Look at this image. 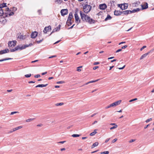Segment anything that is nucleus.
Instances as JSON below:
<instances>
[{
	"instance_id": "f257e3e1",
	"label": "nucleus",
	"mask_w": 154,
	"mask_h": 154,
	"mask_svg": "<svg viewBox=\"0 0 154 154\" xmlns=\"http://www.w3.org/2000/svg\"><path fill=\"white\" fill-rule=\"evenodd\" d=\"M33 45L32 43H30L29 45H19L15 47L14 49H11L10 51L11 52H14L18 50H22L25 49L26 48L31 46Z\"/></svg>"
},
{
	"instance_id": "f03ea898",
	"label": "nucleus",
	"mask_w": 154,
	"mask_h": 154,
	"mask_svg": "<svg viewBox=\"0 0 154 154\" xmlns=\"http://www.w3.org/2000/svg\"><path fill=\"white\" fill-rule=\"evenodd\" d=\"M92 7L89 5H85L83 6V9L84 12L86 13H88L91 10Z\"/></svg>"
},
{
	"instance_id": "7ed1b4c3",
	"label": "nucleus",
	"mask_w": 154,
	"mask_h": 154,
	"mask_svg": "<svg viewBox=\"0 0 154 154\" xmlns=\"http://www.w3.org/2000/svg\"><path fill=\"white\" fill-rule=\"evenodd\" d=\"M80 14L81 19L83 21H86L88 17L87 15L84 14L82 11H80Z\"/></svg>"
},
{
	"instance_id": "20e7f679",
	"label": "nucleus",
	"mask_w": 154,
	"mask_h": 154,
	"mask_svg": "<svg viewBox=\"0 0 154 154\" xmlns=\"http://www.w3.org/2000/svg\"><path fill=\"white\" fill-rule=\"evenodd\" d=\"M17 42L16 40L13 41H9L8 42V47L10 48H13L16 45Z\"/></svg>"
},
{
	"instance_id": "39448f33",
	"label": "nucleus",
	"mask_w": 154,
	"mask_h": 154,
	"mask_svg": "<svg viewBox=\"0 0 154 154\" xmlns=\"http://www.w3.org/2000/svg\"><path fill=\"white\" fill-rule=\"evenodd\" d=\"M119 6L122 10L126 9L128 7V4L126 3L121 5H119Z\"/></svg>"
},
{
	"instance_id": "423d86ee",
	"label": "nucleus",
	"mask_w": 154,
	"mask_h": 154,
	"mask_svg": "<svg viewBox=\"0 0 154 154\" xmlns=\"http://www.w3.org/2000/svg\"><path fill=\"white\" fill-rule=\"evenodd\" d=\"M86 22H88L90 24H91L92 23H94L95 20L92 18H91L90 17L88 16L87 17Z\"/></svg>"
},
{
	"instance_id": "0eeeda50",
	"label": "nucleus",
	"mask_w": 154,
	"mask_h": 154,
	"mask_svg": "<svg viewBox=\"0 0 154 154\" xmlns=\"http://www.w3.org/2000/svg\"><path fill=\"white\" fill-rule=\"evenodd\" d=\"M121 100H119L110 104L111 107H115L119 105L121 102Z\"/></svg>"
},
{
	"instance_id": "6e6552de",
	"label": "nucleus",
	"mask_w": 154,
	"mask_h": 154,
	"mask_svg": "<svg viewBox=\"0 0 154 154\" xmlns=\"http://www.w3.org/2000/svg\"><path fill=\"white\" fill-rule=\"evenodd\" d=\"M75 23L78 24L80 23V20L79 19V17L77 14H75Z\"/></svg>"
},
{
	"instance_id": "1a4fd4ad",
	"label": "nucleus",
	"mask_w": 154,
	"mask_h": 154,
	"mask_svg": "<svg viewBox=\"0 0 154 154\" xmlns=\"http://www.w3.org/2000/svg\"><path fill=\"white\" fill-rule=\"evenodd\" d=\"M73 16L72 15V13L70 12L69 14V17L68 18L67 22L69 21L70 23V24H72L71 22L72 19L73 18Z\"/></svg>"
},
{
	"instance_id": "9d476101",
	"label": "nucleus",
	"mask_w": 154,
	"mask_h": 154,
	"mask_svg": "<svg viewBox=\"0 0 154 154\" xmlns=\"http://www.w3.org/2000/svg\"><path fill=\"white\" fill-rule=\"evenodd\" d=\"M60 12L62 16H64L68 13V10L67 9H63L61 10Z\"/></svg>"
},
{
	"instance_id": "9b49d317",
	"label": "nucleus",
	"mask_w": 154,
	"mask_h": 154,
	"mask_svg": "<svg viewBox=\"0 0 154 154\" xmlns=\"http://www.w3.org/2000/svg\"><path fill=\"white\" fill-rule=\"evenodd\" d=\"M51 29V27L50 26H49L48 27H46L45 28L43 32L45 33H46L49 30Z\"/></svg>"
},
{
	"instance_id": "f8f14e48",
	"label": "nucleus",
	"mask_w": 154,
	"mask_h": 154,
	"mask_svg": "<svg viewBox=\"0 0 154 154\" xmlns=\"http://www.w3.org/2000/svg\"><path fill=\"white\" fill-rule=\"evenodd\" d=\"M107 7V6L105 4H100L99 5V8L100 9L104 10L106 9Z\"/></svg>"
},
{
	"instance_id": "ddd939ff",
	"label": "nucleus",
	"mask_w": 154,
	"mask_h": 154,
	"mask_svg": "<svg viewBox=\"0 0 154 154\" xmlns=\"http://www.w3.org/2000/svg\"><path fill=\"white\" fill-rule=\"evenodd\" d=\"M131 12V11L130 10H125L121 11L122 14L124 15H127L129 14L132 13Z\"/></svg>"
},
{
	"instance_id": "4468645a",
	"label": "nucleus",
	"mask_w": 154,
	"mask_h": 154,
	"mask_svg": "<svg viewBox=\"0 0 154 154\" xmlns=\"http://www.w3.org/2000/svg\"><path fill=\"white\" fill-rule=\"evenodd\" d=\"M38 35V33L36 31L33 32L31 35V37L32 38H35Z\"/></svg>"
},
{
	"instance_id": "2eb2a0df",
	"label": "nucleus",
	"mask_w": 154,
	"mask_h": 154,
	"mask_svg": "<svg viewBox=\"0 0 154 154\" xmlns=\"http://www.w3.org/2000/svg\"><path fill=\"white\" fill-rule=\"evenodd\" d=\"M42 35L41 34H39L38 35V37H39V40H37H37H36V42L38 44H39L43 40V38L41 37Z\"/></svg>"
},
{
	"instance_id": "dca6fc26",
	"label": "nucleus",
	"mask_w": 154,
	"mask_h": 154,
	"mask_svg": "<svg viewBox=\"0 0 154 154\" xmlns=\"http://www.w3.org/2000/svg\"><path fill=\"white\" fill-rule=\"evenodd\" d=\"M9 51V50L8 49H6L5 50H1L0 51V55L8 53Z\"/></svg>"
},
{
	"instance_id": "f3484780",
	"label": "nucleus",
	"mask_w": 154,
	"mask_h": 154,
	"mask_svg": "<svg viewBox=\"0 0 154 154\" xmlns=\"http://www.w3.org/2000/svg\"><path fill=\"white\" fill-rule=\"evenodd\" d=\"M140 4V2H136L133 3H132V6L134 7H137Z\"/></svg>"
},
{
	"instance_id": "a211bd4d",
	"label": "nucleus",
	"mask_w": 154,
	"mask_h": 154,
	"mask_svg": "<svg viewBox=\"0 0 154 154\" xmlns=\"http://www.w3.org/2000/svg\"><path fill=\"white\" fill-rule=\"evenodd\" d=\"M114 14L116 16L120 15L122 14V12L120 11L115 10L114 12Z\"/></svg>"
},
{
	"instance_id": "6ab92c4d",
	"label": "nucleus",
	"mask_w": 154,
	"mask_h": 154,
	"mask_svg": "<svg viewBox=\"0 0 154 154\" xmlns=\"http://www.w3.org/2000/svg\"><path fill=\"white\" fill-rule=\"evenodd\" d=\"M141 6L142 9H145L148 8V4L147 2L145 3V5H141Z\"/></svg>"
},
{
	"instance_id": "aec40b11",
	"label": "nucleus",
	"mask_w": 154,
	"mask_h": 154,
	"mask_svg": "<svg viewBox=\"0 0 154 154\" xmlns=\"http://www.w3.org/2000/svg\"><path fill=\"white\" fill-rule=\"evenodd\" d=\"M48 84H47L45 85H44V84H39L38 85H37L35 86L36 88L37 87H45L47 86L48 85Z\"/></svg>"
},
{
	"instance_id": "412c9836",
	"label": "nucleus",
	"mask_w": 154,
	"mask_h": 154,
	"mask_svg": "<svg viewBox=\"0 0 154 154\" xmlns=\"http://www.w3.org/2000/svg\"><path fill=\"white\" fill-rule=\"evenodd\" d=\"M148 54H149V53H145L143 54L140 57V60H142L146 56H147L148 55Z\"/></svg>"
},
{
	"instance_id": "4be33fe9",
	"label": "nucleus",
	"mask_w": 154,
	"mask_h": 154,
	"mask_svg": "<svg viewBox=\"0 0 154 154\" xmlns=\"http://www.w3.org/2000/svg\"><path fill=\"white\" fill-rule=\"evenodd\" d=\"M112 19V17L109 14H108L106 18L105 19V21H106L108 20H110Z\"/></svg>"
},
{
	"instance_id": "5701e85b",
	"label": "nucleus",
	"mask_w": 154,
	"mask_h": 154,
	"mask_svg": "<svg viewBox=\"0 0 154 154\" xmlns=\"http://www.w3.org/2000/svg\"><path fill=\"white\" fill-rule=\"evenodd\" d=\"M98 145V142H96L94 143L92 145L91 148H93L94 147L97 146Z\"/></svg>"
},
{
	"instance_id": "b1692460",
	"label": "nucleus",
	"mask_w": 154,
	"mask_h": 154,
	"mask_svg": "<svg viewBox=\"0 0 154 154\" xmlns=\"http://www.w3.org/2000/svg\"><path fill=\"white\" fill-rule=\"evenodd\" d=\"M6 3H4L0 5V9H2V8L6 7Z\"/></svg>"
},
{
	"instance_id": "393cba45",
	"label": "nucleus",
	"mask_w": 154,
	"mask_h": 154,
	"mask_svg": "<svg viewBox=\"0 0 154 154\" xmlns=\"http://www.w3.org/2000/svg\"><path fill=\"white\" fill-rule=\"evenodd\" d=\"M97 130L96 129H95L93 132L90 133V136L94 135L95 134H96L97 133V132L96 131Z\"/></svg>"
},
{
	"instance_id": "a878e982",
	"label": "nucleus",
	"mask_w": 154,
	"mask_h": 154,
	"mask_svg": "<svg viewBox=\"0 0 154 154\" xmlns=\"http://www.w3.org/2000/svg\"><path fill=\"white\" fill-rule=\"evenodd\" d=\"M140 9L139 8H137L136 9H134L132 11H131V13H134L136 12L139 11H140Z\"/></svg>"
},
{
	"instance_id": "bb28decb",
	"label": "nucleus",
	"mask_w": 154,
	"mask_h": 154,
	"mask_svg": "<svg viewBox=\"0 0 154 154\" xmlns=\"http://www.w3.org/2000/svg\"><path fill=\"white\" fill-rule=\"evenodd\" d=\"M10 59H11V58H5V59H3L0 60V62L3 61H5V60H10Z\"/></svg>"
},
{
	"instance_id": "cd10ccee",
	"label": "nucleus",
	"mask_w": 154,
	"mask_h": 154,
	"mask_svg": "<svg viewBox=\"0 0 154 154\" xmlns=\"http://www.w3.org/2000/svg\"><path fill=\"white\" fill-rule=\"evenodd\" d=\"M109 152L108 151H105L100 152L101 154H108Z\"/></svg>"
},
{
	"instance_id": "c85d7f7f",
	"label": "nucleus",
	"mask_w": 154,
	"mask_h": 154,
	"mask_svg": "<svg viewBox=\"0 0 154 154\" xmlns=\"http://www.w3.org/2000/svg\"><path fill=\"white\" fill-rule=\"evenodd\" d=\"M72 137H78L80 136V135L77 134H73L72 135Z\"/></svg>"
},
{
	"instance_id": "c756f323",
	"label": "nucleus",
	"mask_w": 154,
	"mask_h": 154,
	"mask_svg": "<svg viewBox=\"0 0 154 154\" xmlns=\"http://www.w3.org/2000/svg\"><path fill=\"white\" fill-rule=\"evenodd\" d=\"M118 127V126L117 125H115L114 126L111 127L110 128V130H112L114 128H116Z\"/></svg>"
},
{
	"instance_id": "7c9ffc66",
	"label": "nucleus",
	"mask_w": 154,
	"mask_h": 154,
	"mask_svg": "<svg viewBox=\"0 0 154 154\" xmlns=\"http://www.w3.org/2000/svg\"><path fill=\"white\" fill-rule=\"evenodd\" d=\"M34 119H27L26 120V122H30L31 121L33 120Z\"/></svg>"
},
{
	"instance_id": "2f4dec72",
	"label": "nucleus",
	"mask_w": 154,
	"mask_h": 154,
	"mask_svg": "<svg viewBox=\"0 0 154 154\" xmlns=\"http://www.w3.org/2000/svg\"><path fill=\"white\" fill-rule=\"evenodd\" d=\"M3 11L2 9H0V16H2L3 14Z\"/></svg>"
},
{
	"instance_id": "473e14b6",
	"label": "nucleus",
	"mask_w": 154,
	"mask_h": 154,
	"mask_svg": "<svg viewBox=\"0 0 154 154\" xmlns=\"http://www.w3.org/2000/svg\"><path fill=\"white\" fill-rule=\"evenodd\" d=\"M31 75V74H26L25 75V76L26 78H29L30 77Z\"/></svg>"
},
{
	"instance_id": "72a5a7b5",
	"label": "nucleus",
	"mask_w": 154,
	"mask_h": 154,
	"mask_svg": "<svg viewBox=\"0 0 154 154\" xmlns=\"http://www.w3.org/2000/svg\"><path fill=\"white\" fill-rule=\"evenodd\" d=\"M63 104V103H57L56 104V105L57 106H61Z\"/></svg>"
},
{
	"instance_id": "f704fd0d",
	"label": "nucleus",
	"mask_w": 154,
	"mask_h": 154,
	"mask_svg": "<svg viewBox=\"0 0 154 154\" xmlns=\"http://www.w3.org/2000/svg\"><path fill=\"white\" fill-rule=\"evenodd\" d=\"M14 14V13L13 12H11L10 13H9L8 14V15L9 16H11L13 15Z\"/></svg>"
},
{
	"instance_id": "c9c22d12",
	"label": "nucleus",
	"mask_w": 154,
	"mask_h": 154,
	"mask_svg": "<svg viewBox=\"0 0 154 154\" xmlns=\"http://www.w3.org/2000/svg\"><path fill=\"white\" fill-rule=\"evenodd\" d=\"M65 83V82L63 81H58L57 82V84H63Z\"/></svg>"
},
{
	"instance_id": "e433bc0d",
	"label": "nucleus",
	"mask_w": 154,
	"mask_h": 154,
	"mask_svg": "<svg viewBox=\"0 0 154 154\" xmlns=\"http://www.w3.org/2000/svg\"><path fill=\"white\" fill-rule=\"evenodd\" d=\"M22 127H23L22 126H19L15 128L16 129V130H17L20 129L22 128Z\"/></svg>"
},
{
	"instance_id": "4c0bfd02",
	"label": "nucleus",
	"mask_w": 154,
	"mask_h": 154,
	"mask_svg": "<svg viewBox=\"0 0 154 154\" xmlns=\"http://www.w3.org/2000/svg\"><path fill=\"white\" fill-rule=\"evenodd\" d=\"M19 112L18 111H14V112H11V115H13L14 114L17 113H19Z\"/></svg>"
},
{
	"instance_id": "58836bf2",
	"label": "nucleus",
	"mask_w": 154,
	"mask_h": 154,
	"mask_svg": "<svg viewBox=\"0 0 154 154\" xmlns=\"http://www.w3.org/2000/svg\"><path fill=\"white\" fill-rule=\"evenodd\" d=\"M152 120V118H150L149 119H147L145 122L146 123H148L150 121Z\"/></svg>"
},
{
	"instance_id": "ea45409f",
	"label": "nucleus",
	"mask_w": 154,
	"mask_h": 154,
	"mask_svg": "<svg viewBox=\"0 0 154 154\" xmlns=\"http://www.w3.org/2000/svg\"><path fill=\"white\" fill-rule=\"evenodd\" d=\"M56 2H57L58 3L60 4L62 2V0H56Z\"/></svg>"
},
{
	"instance_id": "a19ab883",
	"label": "nucleus",
	"mask_w": 154,
	"mask_h": 154,
	"mask_svg": "<svg viewBox=\"0 0 154 154\" xmlns=\"http://www.w3.org/2000/svg\"><path fill=\"white\" fill-rule=\"evenodd\" d=\"M57 30L56 29H55V28L52 31V32H51V34H50V35H51L52 34V33H54V32H57Z\"/></svg>"
},
{
	"instance_id": "79ce46f5",
	"label": "nucleus",
	"mask_w": 154,
	"mask_h": 154,
	"mask_svg": "<svg viewBox=\"0 0 154 154\" xmlns=\"http://www.w3.org/2000/svg\"><path fill=\"white\" fill-rule=\"evenodd\" d=\"M99 80V79H97V80H94V81H90L89 82L90 83H93V82H96L98 81Z\"/></svg>"
},
{
	"instance_id": "37998d69",
	"label": "nucleus",
	"mask_w": 154,
	"mask_h": 154,
	"mask_svg": "<svg viewBox=\"0 0 154 154\" xmlns=\"http://www.w3.org/2000/svg\"><path fill=\"white\" fill-rule=\"evenodd\" d=\"M38 13L39 15H42V14L41 13V10H39L38 11Z\"/></svg>"
},
{
	"instance_id": "c03bdc74",
	"label": "nucleus",
	"mask_w": 154,
	"mask_h": 154,
	"mask_svg": "<svg viewBox=\"0 0 154 154\" xmlns=\"http://www.w3.org/2000/svg\"><path fill=\"white\" fill-rule=\"evenodd\" d=\"M40 77V75L39 74H37L35 75L34 77L36 78H38V77Z\"/></svg>"
},
{
	"instance_id": "a18cd8bd",
	"label": "nucleus",
	"mask_w": 154,
	"mask_h": 154,
	"mask_svg": "<svg viewBox=\"0 0 154 154\" xmlns=\"http://www.w3.org/2000/svg\"><path fill=\"white\" fill-rule=\"evenodd\" d=\"M17 10V8L15 7H13L12 8V11H15Z\"/></svg>"
},
{
	"instance_id": "49530a36",
	"label": "nucleus",
	"mask_w": 154,
	"mask_h": 154,
	"mask_svg": "<svg viewBox=\"0 0 154 154\" xmlns=\"http://www.w3.org/2000/svg\"><path fill=\"white\" fill-rule=\"evenodd\" d=\"M79 11V9L78 8H76L75 10V14H78V12Z\"/></svg>"
},
{
	"instance_id": "de8ad7c7",
	"label": "nucleus",
	"mask_w": 154,
	"mask_h": 154,
	"mask_svg": "<svg viewBox=\"0 0 154 154\" xmlns=\"http://www.w3.org/2000/svg\"><path fill=\"white\" fill-rule=\"evenodd\" d=\"M137 100V98H134V99H132V100H130V101H129V102H132L133 101H135V100Z\"/></svg>"
},
{
	"instance_id": "09e8293b",
	"label": "nucleus",
	"mask_w": 154,
	"mask_h": 154,
	"mask_svg": "<svg viewBox=\"0 0 154 154\" xmlns=\"http://www.w3.org/2000/svg\"><path fill=\"white\" fill-rule=\"evenodd\" d=\"M146 46H143L141 49H140V51H142L143 50V49L144 48H146Z\"/></svg>"
},
{
	"instance_id": "8fccbe9b",
	"label": "nucleus",
	"mask_w": 154,
	"mask_h": 154,
	"mask_svg": "<svg viewBox=\"0 0 154 154\" xmlns=\"http://www.w3.org/2000/svg\"><path fill=\"white\" fill-rule=\"evenodd\" d=\"M117 140V138H115V139H114L112 141V143H115V142H116Z\"/></svg>"
},
{
	"instance_id": "3c124183",
	"label": "nucleus",
	"mask_w": 154,
	"mask_h": 154,
	"mask_svg": "<svg viewBox=\"0 0 154 154\" xmlns=\"http://www.w3.org/2000/svg\"><path fill=\"white\" fill-rule=\"evenodd\" d=\"M111 107V105L110 104V105H109L108 106H106V107H105V109H108V108H109Z\"/></svg>"
},
{
	"instance_id": "603ef678",
	"label": "nucleus",
	"mask_w": 154,
	"mask_h": 154,
	"mask_svg": "<svg viewBox=\"0 0 154 154\" xmlns=\"http://www.w3.org/2000/svg\"><path fill=\"white\" fill-rule=\"evenodd\" d=\"M100 63L99 62H95L94 63V65H96L99 64Z\"/></svg>"
},
{
	"instance_id": "864d4df0",
	"label": "nucleus",
	"mask_w": 154,
	"mask_h": 154,
	"mask_svg": "<svg viewBox=\"0 0 154 154\" xmlns=\"http://www.w3.org/2000/svg\"><path fill=\"white\" fill-rule=\"evenodd\" d=\"M127 45H124L123 46H122V49H125V48H126L127 47Z\"/></svg>"
},
{
	"instance_id": "5fc2aeb1",
	"label": "nucleus",
	"mask_w": 154,
	"mask_h": 154,
	"mask_svg": "<svg viewBox=\"0 0 154 154\" xmlns=\"http://www.w3.org/2000/svg\"><path fill=\"white\" fill-rule=\"evenodd\" d=\"M135 140V139H132L129 141V142L130 143H131L133 142Z\"/></svg>"
},
{
	"instance_id": "6e6d98bb",
	"label": "nucleus",
	"mask_w": 154,
	"mask_h": 154,
	"mask_svg": "<svg viewBox=\"0 0 154 154\" xmlns=\"http://www.w3.org/2000/svg\"><path fill=\"white\" fill-rule=\"evenodd\" d=\"M55 29L57 30V31H59L60 29V28L59 27H57L56 28H55Z\"/></svg>"
},
{
	"instance_id": "4d7b16f0",
	"label": "nucleus",
	"mask_w": 154,
	"mask_h": 154,
	"mask_svg": "<svg viewBox=\"0 0 154 154\" xmlns=\"http://www.w3.org/2000/svg\"><path fill=\"white\" fill-rule=\"evenodd\" d=\"M125 66L124 65L122 67H120L118 68L119 69H123L125 67Z\"/></svg>"
},
{
	"instance_id": "13d9d810",
	"label": "nucleus",
	"mask_w": 154,
	"mask_h": 154,
	"mask_svg": "<svg viewBox=\"0 0 154 154\" xmlns=\"http://www.w3.org/2000/svg\"><path fill=\"white\" fill-rule=\"evenodd\" d=\"M98 68H99V67L98 66H96L94 67H93V69L94 70H95L96 69H97Z\"/></svg>"
},
{
	"instance_id": "bf43d9fd",
	"label": "nucleus",
	"mask_w": 154,
	"mask_h": 154,
	"mask_svg": "<svg viewBox=\"0 0 154 154\" xmlns=\"http://www.w3.org/2000/svg\"><path fill=\"white\" fill-rule=\"evenodd\" d=\"M56 57V55L51 56V57H49V58H53V57Z\"/></svg>"
},
{
	"instance_id": "052dcab7",
	"label": "nucleus",
	"mask_w": 154,
	"mask_h": 154,
	"mask_svg": "<svg viewBox=\"0 0 154 154\" xmlns=\"http://www.w3.org/2000/svg\"><path fill=\"white\" fill-rule=\"evenodd\" d=\"M122 50V49H119L116 51V52L117 53V52H119L120 51H121Z\"/></svg>"
},
{
	"instance_id": "680f3d73",
	"label": "nucleus",
	"mask_w": 154,
	"mask_h": 154,
	"mask_svg": "<svg viewBox=\"0 0 154 154\" xmlns=\"http://www.w3.org/2000/svg\"><path fill=\"white\" fill-rule=\"evenodd\" d=\"M110 138H108V139H107L106 140H105V143H107L109 141V140H110Z\"/></svg>"
},
{
	"instance_id": "e2e57ef3",
	"label": "nucleus",
	"mask_w": 154,
	"mask_h": 154,
	"mask_svg": "<svg viewBox=\"0 0 154 154\" xmlns=\"http://www.w3.org/2000/svg\"><path fill=\"white\" fill-rule=\"evenodd\" d=\"M47 73V72H43L42 73V75H44L46 74Z\"/></svg>"
},
{
	"instance_id": "0e129e2a",
	"label": "nucleus",
	"mask_w": 154,
	"mask_h": 154,
	"mask_svg": "<svg viewBox=\"0 0 154 154\" xmlns=\"http://www.w3.org/2000/svg\"><path fill=\"white\" fill-rule=\"evenodd\" d=\"M65 142H66V141H60V142H59V143H62V144H63V143H64Z\"/></svg>"
},
{
	"instance_id": "69168bd1",
	"label": "nucleus",
	"mask_w": 154,
	"mask_h": 154,
	"mask_svg": "<svg viewBox=\"0 0 154 154\" xmlns=\"http://www.w3.org/2000/svg\"><path fill=\"white\" fill-rule=\"evenodd\" d=\"M42 126V124H38L37 125V126H38V127H41Z\"/></svg>"
},
{
	"instance_id": "338daca9",
	"label": "nucleus",
	"mask_w": 154,
	"mask_h": 154,
	"mask_svg": "<svg viewBox=\"0 0 154 154\" xmlns=\"http://www.w3.org/2000/svg\"><path fill=\"white\" fill-rule=\"evenodd\" d=\"M38 61V60H34V61H32L31 62V63H35V62H37Z\"/></svg>"
},
{
	"instance_id": "774afa93",
	"label": "nucleus",
	"mask_w": 154,
	"mask_h": 154,
	"mask_svg": "<svg viewBox=\"0 0 154 154\" xmlns=\"http://www.w3.org/2000/svg\"><path fill=\"white\" fill-rule=\"evenodd\" d=\"M150 125V124H148L147 125H146L144 127V129L146 128L149 126Z\"/></svg>"
}]
</instances>
